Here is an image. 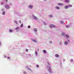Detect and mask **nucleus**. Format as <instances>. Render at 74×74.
I'll use <instances>...</instances> for the list:
<instances>
[{"instance_id": "79ce46f5", "label": "nucleus", "mask_w": 74, "mask_h": 74, "mask_svg": "<svg viewBox=\"0 0 74 74\" xmlns=\"http://www.w3.org/2000/svg\"><path fill=\"white\" fill-rule=\"evenodd\" d=\"M28 28H30V26H29L28 27Z\"/></svg>"}, {"instance_id": "a211bd4d", "label": "nucleus", "mask_w": 74, "mask_h": 74, "mask_svg": "<svg viewBox=\"0 0 74 74\" xmlns=\"http://www.w3.org/2000/svg\"><path fill=\"white\" fill-rule=\"evenodd\" d=\"M66 38H69V35L68 34H66Z\"/></svg>"}, {"instance_id": "a878e982", "label": "nucleus", "mask_w": 74, "mask_h": 74, "mask_svg": "<svg viewBox=\"0 0 74 74\" xmlns=\"http://www.w3.org/2000/svg\"><path fill=\"white\" fill-rule=\"evenodd\" d=\"M62 36H64L65 35V34L63 32H62Z\"/></svg>"}, {"instance_id": "49530a36", "label": "nucleus", "mask_w": 74, "mask_h": 74, "mask_svg": "<svg viewBox=\"0 0 74 74\" xmlns=\"http://www.w3.org/2000/svg\"><path fill=\"white\" fill-rule=\"evenodd\" d=\"M38 51H39V49H38Z\"/></svg>"}, {"instance_id": "09e8293b", "label": "nucleus", "mask_w": 74, "mask_h": 74, "mask_svg": "<svg viewBox=\"0 0 74 74\" xmlns=\"http://www.w3.org/2000/svg\"><path fill=\"white\" fill-rule=\"evenodd\" d=\"M2 11H3V10H3V9H2L1 10Z\"/></svg>"}, {"instance_id": "a18cd8bd", "label": "nucleus", "mask_w": 74, "mask_h": 74, "mask_svg": "<svg viewBox=\"0 0 74 74\" xmlns=\"http://www.w3.org/2000/svg\"><path fill=\"white\" fill-rule=\"evenodd\" d=\"M68 41L69 42H70V40H68Z\"/></svg>"}, {"instance_id": "412c9836", "label": "nucleus", "mask_w": 74, "mask_h": 74, "mask_svg": "<svg viewBox=\"0 0 74 74\" xmlns=\"http://www.w3.org/2000/svg\"><path fill=\"white\" fill-rule=\"evenodd\" d=\"M35 56H37V52L36 51H35Z\"/></svg>"}, {"instance_id": "3c124183", "label": "nucleus", "mask_w": 74, "mask_h": 74, "mask_svg": "<svg viewBox=\"0 0 74 74\" xmlns=\"http://www.w3.org/2000/svg\"><path fill=\"white\" fill-rule=\"evenodd\" d=\"M6 1L7 2V0H6Z\"/></svg>"}, {"instance_id": "ea45409f", "label": "nucleus", "mask_w": 74, "mask_h": 74, "mask_svg": "<svg viewBox=\"0 0 74 74\" xmlns=\"http://www.w3.org/2000/svg\"><path fill=\"white\" fill-rule=\"evenodd\" d=\"M36 66L38 68V67H39V66H38V65H37Z\"/></svg>"}, {"instance_id": "b1692460", "label": "nucleus", "mask_w": 74, "mask_h": 74, "mask_svg": "<svg viewBox=\"0 0 74 74\" xmlns=\"http://www.w3.org/2000/svg\"><path fill=\"white\" fill-rule=\"evenodd\" d=\"M47 64L49 66H51V63L47 62Z\"/></svg>"}, {"instance_id": "393cba45", "label": "nucleus", "mask_w": 74, "mask_h": 74, "mask_svg": "<svg viewBox=\"0 0 74 74\" xmlns=\"http://www.w3.org/2000/svg\"><path fill=\"white\" fill-rule=\"evenodd\" d=\"M60 23L61 24H64V23L63 21H61Z\"/></svg>"}, {"instance_id": "aec40b11", "label": "nucleus", "mask_w": 74, "mask_h": 74, "mask_svg": "<svg viewBox=\"0 0 74 74\" xmlns=\"http://www.w3.org/2000/svg\"><path fill=\"white\" fill-rule=\"evenodd\" d=\"M20 29V27H17L15 28V30H19Z\"/></svg>"}, {"instance_id": "8fccbe9b", "label": "nucleus", "mask_w": 74, "mask_h": 74, "mask_svg": "<svg viewBox=\"0 0 74 74\" xmlns=\"http://www.w3.org/2000/svg\"><path fill=\"white\" fill-rule=\"evenodd\" d=\"M65 61V60H64V61Z\"/></svg>"}, {"instance_id": "bb28decb", "label": "nucleus", "mask_w": 74, "mask_h": 74, "mask_svg": "<svg viewBox=\"0 0 74 74\" xmlns=\"http://www.w3.org/2000/svg\"><path fill=\"white\" fill-rule=\"evenodd\" d=\"M7 59H10V60H11V58H10V57H9V56H8L7 57Z\"/></svg>"}, {"instance_id": "f8f14e48", "label": "nucleus", "mask_w": 74, "mask_h": 74, "mask_svg": "<svg viewBox=\"0 0 74 74\" xmlns=\"http://www.w3.org/2000/svg\"><path fill=\"white\" fill-rule=\"evenodd\" d=\"M43 52L44 53H45V54H47V51H46V50H43Z\"/></svg>"}, {"instance_id": "cd10ccee", "label": "nucleus", "mask_w": 74, "mask_h": 74, "mask_svg": "<svg viewBox=\"0 0 74 74\" xmlns=\"http://www.w3.org/2000/svg\"><path fill=\"white\" fill-rule=\"evenodd\" d=\"M66 28H69V27H70V26H69V25H66Z\"/></svg>"}, {"instance_id": "c03bdc74", "label": "nucleus", "mask_w": 74, "mask_h": 74, "mask_svg": "<svg viewBox=\"0 0 74 74\" xmlns=\"http://www.w3.org/2000/svg\"><path fill=\"white\" fill-rule=\"evenodd\" d=\"M28 56H30V54H28Z\"/></svg>"}, {"instance_id": "f3484780", "label": "nucleus", "mask_w": 74, "mask_h": 74, "mask_svg": "<svg viewBox=\"0 0 74 74\" xmlns=\"http://www.w3.org/2000/svg\"><path fill=\"white\" fill-rule=\"evenodd\" d=\"M17 14L19 15V16H22V14H21V13H18Z\"/></svg>"}, {"instance_id": "c9c22d12", "label": "nucleus", "mask_w": 74, "mask_h": 74, "mask_svg": "<svg viewBox=\"0 0 74 74\" xmlns=\"http://www.w3.org/2000/svg\"><path fill=\"white\" fill-rule=\"evenodd\" d=\"M4 58H7V56H4Z\"/></svg>"}, {"instance_id": "ddd939ff", "label": "nucleus", "mask_w": 74, "mask_h": 74, "mask_svg": "<svg viewBox=\"0 0 74 74\" xmlns=\"http://www.w3.org/2000/svg\"><path fill=\"white\" fill-rule=\"evenodd\" d=\"M49 18H53V15L51 14L49 15Z\"/></svg>"}, {"instance_id": "5701e85b", "label": "nucleus", "mask_w": 74, "mask_h": 74, "mask_svg": "<svg viewBox=\"0 0 74 74\" xmlns=\"http://www.w3.org/2000/svg\"><path fill=\"white\" fill-rule=\"evenodd\" d=\"M32 41L34 42H36L37 41L35 39H33Z\"/></svg>"}, {"instance_id": "1a4fd4ad", "label": "nucleus", "mask_w": 74, "mask_h": 74, "mask_svg": "<svg viewBox=\"0 0 74 74\" xmlns=\"http://www.w3.org/2000/svg\"><path fill=\"white\" fill-rule=\"evenodd\" d=\"M55 56L56 58H59V56L58 54H56L55 55Z\"/></svg>"}, {"instance_id": "c756f323", "label": "nucleus", "mask_w": 74, "mask_h": 74, "mask_svg": "<svg viewBox=\"0 0 74 74\" xmlns=\"http://www.w3.org/2000/svg\"><path fill=\"white\" fill-rule=\"evenodd\" d=\"M23 24H21V27H23Z\"/></svg>"}, {"instance_id": "423d86ee", "label": "nucleus", "mask_w": 74, "mask_h": 74, "mask_svg": "<svg viewBox=\"0 0 74 74\" xmlns=\"http://www.w3.org/2000/svg\"><path fill=\"white\" fill-rule=\"evenodd\" d=\"M50 27L52 28V27H55V25H51L50 26Z\"/></svg>"}, {"instance_id": "6ab92c4d", "label": "nucleus", "mask_w": 74, "mask_h": 74, "mask_svg": "<svg viewBox=\"0 0 74 74\" xmlns=\"http://www.w3.org/2000/svg\"><path fill=\"white\" fill-rule=\"evenodd\" d=\"M48 70L49 71V73H52V70H51V69H49Z\"/></svg>"}, {"instance_id": "39448f33", "label": "nucleus", "mask_w": 74, "mask_h": 74, "mask_svg": "<svg viewBox=\"0 0 74 74\" xmlns=\"http://www.w3.org/2000/svg\"><path fill=\"white\" fill-rule=\"evenodd\" d=\"M5 7L6 9H10V6L8 5H5Z\"/></svg>"}, {"instance_id": "2eb2a0df", "label": "nucleus", "mask_w": 74, "mask_h": 74, "mask_svg": "<svg viewBox=\"0 0 74 74\" xmlns=\"http://www.w3.org/2000/svg\"><path fill=\"white\" fill-rule=\"evenodd\" d=\"M26 69H28V70H29L31 71V69L29 68V67H28V66H27L26 67Z\"/></svg>"}, {"instance_id": "e433bc0d", "label": "nucleus", "mask_w": 74, "mask_h": 74, "mask_svg": "<svg viewBox=\"0 0 74 74\" xmlns=\"http://www.w3.org/2000/svg\"><path fill=\"white\" fill-rule=\"evenodd\" d=\"M26 52H28V49H26Z\"/></svg>"}, {"instance_id": "7c9ffc66", "label": "nucleus", "mask_w": 74, "mask_h": 74, "mask_svg": "<svg viewBox=\"0 0 74 74\" xmlns=\"http://www.w3.org/2000/svg\"><path fill=\"white\" fill-rule=\"evenodd\" d=\"M23 73L24 74H27V72H26L24 71L23 72Z\"/></svg>"}, {"instance_id": "f257e3e1", "label": "nucleus", "mask_w": 74, "mask_h": 74, "mask_svg": "<svg viewBox=\"0 0 74 74\" xmlns=\"http://www.w3.org/2000/svg\"><path fill=\"white\" fill-rule=\"evenodd\" d=\"M70 7H72V5H65L64 7V8H65V9H68V8H70Z\"/></svg>"}, {"instance_id": "f704fd0d", "label": "nucleus", "mask_w": 74, "mask_h": 74, "mask_svg": "<svg viewBox=\"0 0 74 74\" xmlns=\"http://www.w3.org/2000/svg\"><path fill=\"white\" fill-rule=\"evenodd\" d=\"M71 62H73V60L71 59V61H70Z\"/></svg>"}, {"instance_id": "4468645a", "label": "nucleus", "mask_w": 74, "mask_h": 74, "mask_svg": "<svg viewBox=\"0 0 74 74\" xmlns=\"http://www.w3.org/2000/svg\"><path fill=\"white\" fill-rule=\"evenodd\" d=\"M9 30L10 33H12V32H13V30H12V29H9Z\"/></svg>"}, {"instance_id": "9d476101", "label": "nucleus", "mask_w": 74, "mask_h": 74, "mask_svg": "<svg viewBox=\"0 0 74 74\" xmlns=\"http://www.w3.org/2000/svg\"><path fill=\"white\" fill-rule=\"evenodd\" d=\"M56 9H57V10H60V8H59V6H56L55 7Z\"/></svg>"}, {"instance_id": "72a5a7b5", "label": "nucleus", "mask_w": 74, "mask_h": 74, "mask_svg": "<svg viewBox=\"0 0 74 74\" xmlns=\"http://www.w3.org/2000/svg\"><path fill=\"white\" fill-rule=\"evenodd\" d=\"M50 44H52V41H50L49 42Z\"/></svg>"}, {"instance_id": "a19ab883", "label": "nucleus", "mask_w": 74, "mask_h": 74, "mask_svg": "<svg viewBox=\"0 0 74 74\" xmlns=\"http://www.w3.org/2000/svg\"><path fill=\"white\" fill-rule=\"evenodd\" d=\"M43 23H44V24H45V25H47L45 24V22H44Z\"/></svg>"}, {"instance_id": "de8ad7c7", "label": "nucleus", "mask_w": 74, "mask_h": 74, "mask_svg": "<svg viewBox=\"0 0 74 74\" xmlns=\"http://www.w3.org/2000/svg\"><path fill=\"white\" fill-rule=\"evenodd\" d=\"M44 1H46L47 0H43Z\"/></svg>"}, {"instance_id": "4c0bfd02", "label": "nucleus", "mask_w": 74, "mask_h": 74, "mask_svg": "<svg viewBox=\"0 0 74 74\" xmlns=\"http://www.w3.org/2000/svg\"><path fill=\"white\" fill-rule=\"evenodd\" d=\"M3 4H4V3H3V2H2L1 3V5H3Z\"/></svg>"}, {"instance_id": "f03ea898", "label": "nucleus", "mask_w": 74, "mask_h": 74, "mask_svg": "<svg viewBox=\"0 0 74 74\" xmlns=\"http://www.w3.org/2000/svg\"><path fill=\"white\" fill-rule=\"evenodd\" d=\"M32 18L34 19L35 20H37V19H38L37 17L34 16V15H32Z\"/></svg>"}, {"instance_id": "9b49d317", "label": "nucleus", "mask_w": 74, "mask_h": 74, "mask_svg": "<svg viewBox=\"0 0 74 74\" xmlns=\"http://www.w3.org/2000/svg\"><path fill=\"white\" fill-rule=\"evenodd\" d=\"M65 3H69L70 2V1L69 0H65Z\"/></svg>"}, {"instance_id": "6e6552de", "label": "nucleus", "mask_w": 74, "mask_h": 74, "mask_svg": "<svg viewBox=\"0 0 74 74\" xmlns=\"http://www.w3.org/2000/svg\"><path fill=\"white\" fill-rule=\"evenodd\" d=\"M34 30L35 32H37V29L36 28H34Z\"/></svg>"}, {"instance_id": "0eeeda50", "label": "nucleus", "mask_w": 74, "mask_h": 74, "mask_svg": "<svg viewBox=\"0 0 74 74\" xmlns=\"http://www.w3.org/2000/svg\"><path fill=\"white\" fill-rule=\"evenodd\" d=\"M58 5H60V6H63L64 5V4L62 3H59L58 4Z\"/></svg>"}, {"instance_id": "7ed1b4c3", "label": "nucleus", "mask_w": 74, "mask_h": 74, "mask_svg": "<svg viewBox=\"0 0 74 74\" xmlns=\"http://www.w3.org/2000/svg\"><path fill=\"white\" fill-rule=\"evenodd\" d=\"M28 8L30 9H32L33 8V6L32 5H30L28 6Z\"/></svg>"}, {"instance_id": "2f4dec72", "label": "nucleus", "mask_w": 74, "mask_h": 74, "mask_svg": "<svg viewBox=\"0 0 74 74\" xmlns=\"http://www.w3.org/2000/svg\"><path fill=\"white\" fill-rule=\"evenodd\" d=\"M14 22H15V23H16V24H18V22H17V21H14Z\"/></svg>"}, {"instance_id": "4be33fe9", "label": "nucleus", "mask_w": 74, "mask_h": 74, "mask_svg": "<svg viewBox=\"0 0 74 74\" xmlns=\"http://www.w3.org/2000/svg\"><path fill=\"white\" fill-rule=\"evenodd\" d=\"M64 44L65 45H67V44H68V42L67 41H65L64 42Z\"/></svg>"}, {"instance_id": "c85d7f7f", "label": "nucleus", "mask_w": 74, "mask_h": 74, "mask_svg": "<svg viewBox=\"0 0 74 74\" xmlns=\"http://www.w3.org/2000/svg\"><path fill=\"white\" fill-rule=\"evenodd\" d=\"M5 14V12L4 11H3V13H2V14L3 15H4Z\"/></svg>"}, {"instance_id": "dca6fc26", "label": "nucleus", "mask_w": 74, "mask_h": 74, "mask_svg": "<svg viewBox=\"0 0 74 74\" xmlns=\"http://www.w3.org/2000/svg\"><path fill=\"white\" fill-rule=\"evenodd\" d=\"M62 44V41H60L59 42V45H61Z\"/></svg>"}, {"instance_id": "37998d69", "label": "nucleus", "mask_w": 74, "mask_h": 74, "mask_svg": "<svg viewBox=\"0 0 74 74\" xmlns=\"http://www.w3.org/2000/svg\"><path fill=\"white\" fill-rule=\"evenodd\" d=\"M73 24V22H72L71 23H70V25H72V24Z\"/></svg>"}, {"instance_id": "58836bf2", "label": "nucleus", "mask_w": 74, "mask_h": 74, "mask_svg": "<svg viewBox=\"0 0 74 74\" xmlns=\"http://www.w3.org/2000/svg\"><path fill=\"white\" fill-rule=\"evenodd\" d=\"M1 42H0V46H1Z\"/></svg>"}, {"instance_id": "20e7f679", "label": "nucleus", "mask_w": 74, "mask_h": 74, "mask_svg": "<svg viewBox=\"0 0 74 74\" xmlns=\"http://www.w3.org/2000/svg\"><path fill=\"white\" fill-rule=\"evenodd\" d=\"M47 68L48 70H51V66H47Z\"/></svg>"}, {"instance_id": "473e14b6", "label": "nucleus", "mask_w": 74, "mask_h": 74, "mask_svg": "<svg viewBox=\"0 0 74 74\" xmlns=\"http://www.w3.org/2000/svg\"><path fill=\"white\" fill-rule=\"evenodd\" d=\"M18 22L20 23H21V20H20L18 21Z\"/></svg>"}]
</instances>
